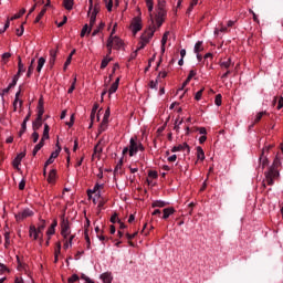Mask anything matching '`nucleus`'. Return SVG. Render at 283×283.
I'll use <instances>...</instances> for the list:
<instances>
[{"label": "nucleus", "instance_id": "obj_38", "mask_svg": "<svg viewBox=\"0 0 283 283\" xmlns=\"http://www.w3.org/2000/svg\"><path fill=\"white\" fill-rule=\"evenodd\" d=\"M266 115H269V113H268L266 111L259 112V113L256 114V117H255V119H254V123H260V120H262V116H266Z\"/></svg>", "mask_w": 283, "mask_h": 283}, {"label": "nucleus", "instance_id": "obj_21", "mask_svg": "<svg viewBox=\"0 0 283 283\" xmlns=\"http://www.w3.org/2000/svg\"><path fill=\"white\" fill-rule=\"evenodd\" d=\"M23 72H25V65H23V62L21 61V56H18V73L15 74V76H21V74H23Z\"/></svg>", "mask_w": 283, "mask_h": 283}, {"label": "nucleus", "instance_id": "obj_25", "mask_svg": "<svg viewBox=\"0 0 283 283\" xmlns=\"http://www.w3.org/2000/svg\"><path fill=\"white\" fill-rule=\"evenodd\" d=\"M98 189H103V185L96 184L94 186L93 190H87V196H88L90 200H92V195L96 193L98 191Z\"/></svg>", "mask_w": 283, "mask_h": 283}, {"label": "nucleus", "instance_id": "obj_2", "mask_svg": "<svg viewBox=\"0 0 283 283\" xmlns=\"http://www.w3.org/2000/svg\"><path fill=\"white\" fill-rule=\"evenodd\" d=\"M167 1L166 0H158L156 15H155V23L157 28H161L163 23H165V19L167 18Z\"/></svg>", "mask_w": 283, "mask_h": 283}, {"label": "nucleus", "instance_id": "obj_23", "mask_svg": "<svg viewBox=\"0 0 283 283\" xmlns=\"http://www.w3.org/2000/svg\"><path fill=\"white\" fill-rule=\"evenodd\" d=\"M167 205H169L167 201H163V200H156L151 203L153 209H156L157 207L159 209H163V207H167Z\"/></svg>", "mask_w": 283, "mask_h": 283}, {"label": "nucleus", "instance_id": "obj_47", "mask_svg": "<svg viewBox=\"0 0 283 283\" xmlns=\"http://www.w3.org/2000/svg\"><path fill=\"white\" fill-rule=\"evenodd\" d=\"M42 148H43V143H39L38 145H35L33 149V156H36V154H39V151H41Z\"/></svg>", "mask_w": 283, "mask_h": 283}, {"label": "nucleus", "instance_id": "obj_42", "mask_svg": "<svg viewBox=\"0 0 283 283\" xmlns=\"http://www.w3.org/2000/svg\"><path fill=\"white\" fill-rule=\"evenodd\" d=\"M98 109V105H94L91 112V122L94 123V118H96V112Z\"/></svg>", "mask_w": 283, "mask_h": 283}, {"label": "nucleus", "instance_id": "obj_52", "mask_svg": "<svg viewBox=\"0 0 283 283\" xmlns=\"http://www.w3.org/2000/svg\"><path fill=\"white\" fill-rule=\"evenodd\" d=\"M106 2V9L108 12H112V8H114V1L113 0H105Z\"/></svg>", "mask_w": 283, "mask_h": 283}, {"label": "nucleus", "instance_id": "obj_17", "mask_svg": "<svg viewBox=\"0 0 283 283\" xmlns=\"http://www.w3.org/2000/svg\"><path fill=\"white\" fill-rule=\"evenodd\" d=\"M119 83H120V77H117L108 90L109 96H112V94H116V92L118 91Z\"/></svg>", "mask_w": 283, "mask_h": 283}, {"label": "nucleus", "instance_id": "obj_14", "mask_svg": "<svg viewBox=\"0 0 283 283\" xmlns=\"http://www.w3.org/2000/svg\"><path fill=\"white\" fill-rule=\"evenodd\" d=\"M270 149H273V145H268V146L263 147V149H262V153L260 156V163H262L263 167H266L269 165V159H266V157H264V154H266V151H269ZM262 158H264L263 161H262Z\"/></svg>", "mask_w": 283, "mask_h": 283}, {"label": "nucleus", "instance_id": "obj_8", "mask_svg": "<svg viewBox=\"0 0 283 283\" xmlns=\"http://www.w3.org/2000/svg\"><path fill=\"white\" fill-rule=\"evenodd\" d=\"M32 216H34V211H32L30 208H25L15 214V220L17 222H21V220H25V218H32Z\"/></svg>", "mask_w": 283, "mask_h": 283}, {"label": "nucleus", "instance_id": "obj_60", "mask_svg": "<svg viewBox=\"0 0 283 283\" xmlns=\"http://www.w3.org/2000/svg\"><path fill=\"white\" fill-rule=\"evenodd\" d=\"M54 253H55L56 255H61V242H57V243H56V248H55Z\"/></svg>", "mask_w": 283, "mask_h": 283}, {"label": "nucleus", "instance_id": "obj_39", "mask_svg": "<svg viewBox=\"0 0 283 283\" xmlns=\"http://www.w3.org/2000/svg\"><path fill=\"white\" fill-rule=\"evenodd\" d=\"M61 146L56 144V149L51 154V157L56 160V158H59V154H61Z\"/></svg>", "mask_w": 283, "mask_h": 283}, {"label": "nucleus", "instance_id": "obj_13", "mask_svg": "<svg viewBox=\"0 0 283 283\" xmlns=\"http://www.w3.org/2000/svg\"><path fill=\"white\" fill-rule=\"evenodd\" d=\"M36 111H38L36 118H39V119L43 118V114H45L43 97H40V99L38 102Z\"/></svg>", "mask_w": 283, "mask_h": 283}, {"label": "nucleus", "instance_id": "obj_63", "mask_svg": "<svg viewBox=\"0 0 283 283\" xmlns=\"http://www.w3.org/2000/svg\"><path fill=\"white\" fill-rule=\"evenodd\" d=\"M67 127H73L74 125V114L71 115L70 122L66 123Z\"/></svg>", "mask_w": 283, "mask_h": 283}, {"label": "nucleus", "instance_id": "obj_28", "mask_svg": "<svg viewBox=\"0 0 283 283\" xmlns=\"http://www.w3.org/2000/svg\"><path fill=\"white\" fill-rule=\"evenodd\" d=\"M48 12L46 8H43L40 13L36 15L34 23H39L43 17H45V13Z\"/></svg>", "mask_w": 283, "mask_h": 283}, {"label": "nucleus", "instance_id": "obj_62", "mask_svg": "<svg viewBox=\"0 0 283 283\" xmlns=\"http://www.w3.org/2000/svg\"><path fill=\"white\" fill-rule=\"evenodd\" d=\"M31 138L33 140V143H36L39 140V133L34 132L32 135H31Z\"/></svg>", "mask_w": 283, "mask_h": 283}, {"label": "nucleus", "instance_id": "obj_1", "mask_svg": "<svg viewBox=\"0 0 283 283\" xmlns=\"http://www.w3.org/2000/svg\"><path fill=\"white\" fill-rule=\"evenodd\" d=\"M148 12L150 14L151 24L140 35V40L138 43L137 50H145L146 45L154 39V34H156V24L154 23V18L151 12H154V0H145Z\"/></svg>", "mask_w": 283, "mask_h": 283}, {"label": "nucleus", "instance_id": "obj_49", "mask_svg": "<svg viewBox=\"0 0 283 283\" xmlns=\"http://www.w3.org/2000/svg\"><path fill=\"white\" fill-rule=\"evenodd\" d=\"M19 96H21V90H19V91L15 93L14 101H15V103H19L20 107H22V106H23V101L19 99Z\"/></svg>", "mask_w": 283, "mask_h": 283}, {"label": "nucleus", "instance_id": "obj_4", "mask_svg": "<svg viewBox=\"0 0 283 283\" xmlns=\"http://www.w3.org/2000/svg\"><path fill=\"white\" fill-rule=\"evenodd\" d=\"M138 151H145V147L143 146V144L130 143L129 147H125L122 154L123 156H125L126 154H129V156L132 157V156H136Z\"/></svg>", "mask_w": 283, "mask_h": 283}, {"label": "nucleus", "instance_id": "obj_61", "mask_svg": "<svg viewBox=\"0 0 283 283\" xmlns=\"http://www.w3.org/2000/svg\"><path fill=\"white\" fill-rule=\"evenodd\" d=\"M220 32H227V27H221L220 29L214 30V34H220Z\"/></svg>", "mask_w": 283, "mask_h": 283}, {"label": "nucleus", "instance_id": "obj_56", "mask_svg": "<svg viewBox=\"0 0 283 283\" xmlns=\"http://www.w3.org/2000/svg\"><path fill=\"white\" fill-rule=\"evenodd\" d=\"M196 6H198V0H191L188 12H191Z\"/></svg>", "mask_w": 283, "mask_h": 283}, {"label": "nucleus", "instance_id": "obj_34", "mask_svg": "<svg viewBox=\"0 0 283 283\" xmlns=\"http://www.w3.org/2000/svg\"><path fill=\"white\" fill-rule=\"evenodd\" d=\"M197 158L199 160H205V150L200 146L197 147Z\"/></svg>", "mask_w": 283, "mask_h": 283}, {"label": "nucleus", "instance_id": "obj_24", "mask_svg": "<svg viewBox=\"0 0 283 283\" xmlns=\"http://www.w3.org/2000/svg\"><path fill=\"white\" fill-rule=\"evenodd\" d=\"M11 56H12V53H10V52L3 53L2 56H1L2 65H8V63H10V57Z\"/></svg>", "mask_w": 283, "mask_h": 283}, {"label": "nucleus", "instance_id": "obj_32", "mask_svg": "<svg viewBox=\"0 0 283 283\" xmlns=\"http://www.w3.org/2000/svg\"><path fill=\"white\" fill-rule=\"evenodd\" d=\"M88 14H91L90 29H88V34H90V32H92V28H94V23H96V14L94 13H88Z\"/></svg>", "mask_w": 283, "mask_h": 283}, {"label": "nucleus", "instance_id": "obj_10", "mask_svg": "<svg viewBox=\"0 0 283 283\" xmlns=\"http://www.w3.org/2000/svg\"><path fill=\"white\" fill-rule=\"evenodd\" d=\"M107 43H111V46H113V50H120L123 48V40L118 36H112L109 35Z\"/></svg>", "mask_w": 283, "mask_h": 283}, {"label": "nucleus", "instance_id": "obj_46", "mask_svg": "<svg viewBox=\"0 0 283 283\" xmlns=\"http://www.w3.org/2000/svg\"><path fill=\"white\" fill-rule=\"evenodd\" d=\"M74 90H76V76H74L73 78V83L71 84L67 94H72L74 92Z\"/></svg>", "mask_w": 283, "mask_h": 283}, {"label": "nucleus", "instance_id": "obj_43", "mask_svg": "<svg viewBox=\"0 0 283 283\" xmlns=\"http://www.w3.org/2000/svg\"><path fill=\"white\" fill-rule=\"evenodd\" d=\"M102 151H103V146H101V144H96L94 147L93 158L94 156H97V154H101Z\"/></svg>", "mask_w": 283, "mask_h": 283}, {"label": "nucleus", "instance_id": "obj_18", "mask_svg": "<svg viewBox=\"0 0 283 283\" xmlns=\"http://www.w3.org/2000/svg\"><path fill=\"white\" fill-rule=\"evenodd\" d=\"M219 65L221 70H229V67H233V62L231 61V57H229L226 61H220Z\"/></svg>", "mask_w": 283, "mask_h": 283}, {"label": "nucleus", "instance_id": "obj_64", "mask_svg": "<svg viewBox=\"0 0 283 283\" xmlns=\"http://www.w3.org/2000/svg\"><path fill=\"white\" fill-rule=\"evenodd\" d=\"M282 107H283V97L281 96V97L279 98V104H277V106H276V109H282Z\"/></svg>", "mask_w": 283, "mask_h": 283}, {"label": "nucleus", "instance_id": "obj_7", "mask_svg": "<svg viewBox=\"0 0 283 283\" xmlns=\"http://www.w3.org/2000/svg\"><path fill=\"white\" fill-rule=\"evenodd\" d=\"M109 116H111V111H109V107H107L98 128L99 134H103V132L107 129V126L109 125Z\"/></svg>", "mask_w": 283, "mask_h": 283}, {"label": "nucleus", "instance_id": "obj_53", "mask_svg": "<svg viewBox=\"0 0 283 283\" xmlns=\"http://www.w3.org/2000/svg\"><path fill=\"white\" fill-rule=\"evenodd\" d=\"M203 92H205V88H201L200 91H198L195 95V101H201Z\"/></svg>", "mask_w": 283, "mask_h": 283}, {"label": "nucleus", "instance_id": "obj_9", "mask_svg": "<svg viewBox=\"0 0 283 283\" xmlns=\"http://www.w3.org/2000/svg\"><path fill=\"white\" fill-rule=\"evenodd\" d=\"M72 233V230L70 229V221L62 219L61 221V235L64 238V240H67V235Z\"/></svg>", "mask_w": 283, "mask_h": 283}, {"label": "nucleus", "instance_id": "obj_20", "mask_svg": "<svg viewBox=\"0 0 283 283\" xmlns=\"http://www.w3.org/2000/svg\"><path fill=\"white\" fill-rule=\"evenodd\" d=\"M185 149H187L188 153H189V145H187V144H179L178 146H174L171 151H172V154H176V151H185Z\"/></svg>", "mask_w": 283, "mask_h": 283}, {"label": "nucleus", "instance_id": "obj_11", "mask_svg": "<svg viewBox=\"0 0 283 283\" xmlns=\"http://www.w3.org/2000/svg\"><path fill=\"white\" fill-rule=\"evenodd\" d=\"M24 156L25 150L18 154L17 157L13 159L12 166L14 167V169H17V171H21V168L19 166L21 165V160H23Z\"/></svg>", "mask_w": 283, "mask_h": 283}, {"label": "nucleus", "instance_id": "obj_59", "mask_svg": "<svg viewBox=\"0 0 283 283\" xmlns=\"http://www.w3.org/2000/svg\"><path fill=\"white\" fill-rule=\"evenodd\" d=\"M19 81V75H14L12 82L9 84V87H14Z\"/></svg>", "mask_w": 283, "mask_h": 283}, {"label": "nucleus", "instance_id": "obj_27", "mask_svg": "<svg viewBox=\"0 0 283 283\" xmlns=\"http://www.w3.org/2000/svg\"><path fill=\"white\" fill-rule=\"evenodd\" d=\"M101 280H103L104 283H112L113 277L111 273H103Z\"/></svg>", "mask_w": 283, "mask_h": 283}, {"label": "nucleus", "instance_id": "obj_45", "mask_svg": "<svg viewBox=\"0 0 283 283\" xmlns=\"http://www.w3.org/2000/svg\"><path fill=\"white\" fill-rule=\"evenodd\" d=\"M23 14H25V9H21L19 11V13L14 14L12 18H11V21H14L15 19H21V17H23Z\"/></svg>", "mask_w": 283, "mask_h": 283}, {"label": "nucleus", "instance_id": "obj_36", "mask_svg": "<svg viewBox=\"0 0 283 283\" xmlns=\"http://www.w3.org/2000/svg\"><path fill=\"white\" fill-rule=\"evenodd\" d=\"M112 61L111 57L106 56L102 60V63H101V70H105V67H107V65H109V62Z\"/></svg>", "mask_w": 283, "mask_h": 283}, {"label": "nucleus", "instance_id": "obj_51", "mask_svg": "<svg viewBox=\"0 0 283 283\" xmlns=\"http://www.w3.org/2000/svg\"><path fill=\"white\" fill-rule=\"evenodd\" d=\"M84 237H85V240H86V243H87V249H91L92 247V241H90V234L87 233V229H85V233H84Z\"/></svg>", "mask_w": 283, "mask_h": 283}, {"label": "nucleus", "instance_id": "obj_6", "mask_svg": "<svg viewBox=\"0 0 283 283\" xmlns=\"http://www.w3.org/2000/svg\"><path fill=\"white\" fill-rule=\"evenodd\" d=\"M130 30L134 36H136V34H138V32L143 30V18H140L139 15L135 17L130 22Z\"/></svg>", "mask_w": 283, "mask_h": 283}, {"label": "nucleus", "instance_id": "obj_41", "mask_svg": "<svg viewBox=\"0 0 283 283\" xmlns=\"http://www.w3.org/2000/svg\"><path fill=\"white\" fill-rule=\"evenodd\" d=\"M74 238H76V235L72 234V235L69 238V240L65 241V243H64V249H65V250H67V249H70V247H72V242H73Z\"/></svg>", "mask_w": 283, "mask_h": 283}, {"label": "nucleus", "instance_id": "obj_19", "mask_svg": "<svg viewBox=\"0 0 283 283\" xmlns=\"http://www.w3.org/2000/svg\"><path fill=\"white\" fill-rule=\"evenodd\" d=\"M49 139H50V125L44 124V130H43V135L40 143H45V140H49Z\"/></svg>", "mask_w": 283, "mask_h": 283}, {"label": "nucleus", "instance_id": "obj_35", "mask_svg": "<svg viewBox=\"0 0 283 283\" xmlns=\"http://www.w3.org/2000/svg\"><path fill=\"white\" fill-rule=\"evenodd\" d=\"M202 50H205V48H202V41H198L195 44V54H200V52H202Z\"/></svg>", "mask_w": 283, "mask_h": 283}, {"label": "nucleus", "instance_id": "obj_55", "mask_svg": "<svg viewBox=\"0 0 283 283\" xmlns=\"http://www.w3.org/2000/svg\"><path fill=\"white\" fill-rule=\"evenodd\" d=\"M80 277L77 274H73L71 277H69L67 282L69 283H74V282H78Z\"/></svg>", "mask_w": 283, "mask_h": 283}, {"label": "nucleus", "instance_id": "obj_31", "mask_svg": "<svg viewBox=\"0 0 283 283\" xmlns=\"http://www.w3.org/2000/svg\"><path fill=\"white\" fill-rule=\"evenodd\" d=\"M63 6L65 10H72L74 8V0H64Z\"/></svg>", "mask_w": 283, "mask_h": 283}, {"label": "nucleus", "instance_id": "obj_29", "mask_svg": "<svg viewBox=\"0 0 283 283\" xmlns=\"http://www.w3.org/2000/svg\"><path fill=\"white\" fill-rule=\"evenodd\" d=\"M34 63H35V60L32 59L31 63H30V65L28 67V72H27L28 78H30V76H32V73L34 72Z\"/></svg>", "mask_w": 283, "mask_h": 283}, {"label": "nucleus", "instance_id": "obj_37", "mask_svg": "<svg viewBox=\"0 0 283 283\" xmlns=\"http://www.w3.org/2000/svg\"><path fill=\"white\" fill-rule=\"evenodd\" d=\"M104 28H105V22H101L98 27L92 32V36H96V34H98V32H101V30H103Z\"/></svg>", "mask_w": 283, "mask_h": 283}, {"label": "nucleus", "instance_id": "obj_22", "mask_svg": "<svg viewBox=\"0 0 283 283\" xmlns=\"http://www.w3.org/2000/svg\"><path fill=\"white\" fill-rule=\"evenodd\" d=\"M163 211H164L163 220H167L169 216H174V213H176V209L174 208H166Z\"/></svg>", "mask_w": 283, "mask_h": 283}, {"label": "nucleus", "instance_id": "obj_5", "mask_svg": "<svg viewBox=\"0 0 283 283\" xmlns=\"http://www.w3.org/2000/svg\"><path fill=\"white\" fill-rule=\"evenodd\" d=\"M277 176H280V171H277V169H275V166L270 167L269 171L265 172L266 184L270 187H273V185L275 184V181L273 179L277 178Z\"/></svg>", "mask_w": 283, "mask_h": 283}, {"label": "nucleus", "instance_id": "obj_30", "mask_svg": "<svg viewBox=\"0 0 283 283\" xmlns=\"http://www.w3.org/2000/svg\"><path fill=\"white\" fill-rule=\"evenodd\" d=\"M54 180H56V170L52 169L49 172L48 182L52 184Z\"/></svg>", "mask_w": 283, "mask_h": 283}, {"label": "nucleus", "instance_id": "obj_40", "mask_svg": "<svg viewBox=\"0 0 283 283\" xmlns=\"http://www.w3.org/2000/svg\"><path fill=\"white\" fill-rule=\"evenodd\" d=\"M41 125H43V118L39 119V117H36L35 120L33 122V129H39Z\"/></svg>", "mask_w": 283, "mask_h": 283}, {"label": "nucleus", "instance_id": "obj_12", "mask_svg": "<svg viewBox=\"0 0 283 283\" xmlns=\"http://www.w3.org/2000/svg\"><path fill=\"white\" fill-rule=\"evenodd\" d=\"M196 74H197L196 70L189 71V74H188L186 81L182 83L181 87L177 91V94H178V92H182V90H185V87H187V85H189V83H191V78H193V76H196Z\"/></svg>", "mask_w": 283, "mask_h": 283}, {"label": "nucleus", "instance_id": "obj_15", "mask_svg": "<svg viewBox=\"0 0 283 283\" xmlns=\"http://www.w3.org/2000/svg\"><path fill=\"white\" fill-rule=\"evenodd\" d=\"M90 2V10H88V14H95L97 15L98 12H101V3H95L93 2V0H88Z\"/></svg>", "mask_w": 283, "mask_h": 283}, {"label": "nucleus", "instance_id": "obj_54", "mask_svg": "<svg viewBox=\"0 0 283 283\" xmlns=\"http://www.w3.org/2000/svg\"><path fill=\"white\" fill-rule=\"evenodd\" d=\"M25 129H28V122H22L21 129H20V136L22 134H25Z\"/></svg>", "mask_w": 283, "mask_h": 283}, {"label": "nucleus", "instance_id": "obj_50", "mask_svg": "<svg viewBox=\"0 0 283 283\" xmlns=\"http://www.w3.org/2000/svg\"><path fill=\"white\" fill-rule=\"evenodd\" d=\"M90 34V27L87 25V24H85L84 27H83V29H82V31H81V34H80V36H85V34Z\"/></svg>", "mask_w": 283, "mask_h": 283}, {"label": "nucleus", "instance_id": "obj_44", "mask_svg": "<svg viewBox=\"0 0 283 283\" xmlns=\"http://www.w3.org/2000/svg\"><path fill=\"white\" fill-rule=\"evenodd\" d=\"M214 105H217V107H220V105H222V94L216 95Z\"/></svg>", "mask_w": 283, "mask_h": 283}, {"label": "nucleus", "instance_id": "obj_33", "mask_svg": "<svg viewBox=\"0 0 283 283\" xmlns=\"http://www.w3.org/2000/svg\"><path fill=\"white\" fill-rule=\"evenodd\" d=\"M43 65H45V57H40L38 60V66H36V72H41L43 70Z\"/></svg>", "mask_w": 283, "mask_h": 283}, {"label": "nucleus", "instance_id": "obj_48", "mask_svg": "<svg viewBox=\"0 0 283 283\" xmlns=\"http://www.w3.org/2000/svg\"><path fill=\"white\" fill-rule=\"evenodd\" d=\"M4 247L8 249L10 247V232L4 233Z\"/></svg>", "mask_w": 283, "mask_h": 283}, {"label": "nucleus", "instance_id": "obj_57", "mask_svg": "<svg viewBox=\"0 0 283 283\" xmlns=\"http://www.w3.org/2000/svg\"><path fill=\"white\" fill-rule=\"evenodd\" d=\"M156 87H158V80H156V81L151 80L149 82V88L150 90H156Z\"/></svg>", "mask_w": 283, "mask_h": 283}, {"label": "nucleus", "instance_id": "obj_26", "mask_svg": "<svg viewBox=\"0 0 283 283\" xmlns=\"http://www.w3.org/2000/svg\"><path fill=\"white\" fill-rule=\"evenodd\" d=\"M168 36H169V32H165L161 38V54H165V45H167Z\"/></svg>", "mask_w": 283, "mask_h": 283}, {"label": "nucleus", "instance_id": "obj_16", "mask_svg": "<svg viewBox=\"0 0 283 283\" xmlns=\"http://www.w3.org/2000/svg\"><path fill=\"white\" fill-rule=\"evenodd\" d=\"M56 54H59V50H50V59H49V65L50 67H54V64L56 63Z\"/></svg>", "mask_w": 283, "mask_h": 283}, {"label": "nucleus", "instance_id": "obj_3", "mask_svg": "<svg viewBox=\"0 0 283 283\" xmlns=\"http://www.w3.org/2000/svg\"><path fill=\"white\" fill-rule=\"evenodd\" d=\"M44 229H45V220L41 219L38 228L34 226H30V230H29L30 238H32L33 235V240H39V235H43Z\"/></svg>", "mask_w": 283, "mask_h": 283}, {"label": "nucleus", "instance_id": "obj_58", "mask_svg": "<svg viewBox=\"0 0 283 283\" xmlns=\"http://www.w3.org/2000/svg\"><path fill=\"white\" fill-rule=\"evenodd\" d=\"M57 24V28H63L64 24L67 23V15L63 17L62 22H55Z\"/></svg>", "mask_w": 283, "mask_h": 283}]
</instances>
